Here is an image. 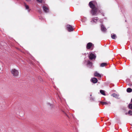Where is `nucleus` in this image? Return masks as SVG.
<instances>
[{
	"label": "nucleus",
	"mask_w": 132,
	"mask_h": 132,
	"mask_svg": "<svg viewBox=\"0 0 132 132\" xmlns=\"http://www.w3.org/2000/svg\"><path fill=\"white\" fill-rule=\"evenodd\" d=\"M47 105H49L50 106H51V104H50L49 103H47Z\"/></svg>",
	"instance_id": "21"
},
{
	"label": "nucleus",
	"mask_w": 132,
	"mask_h": 132,
	"mask_svg": "<svg viewBox=\"0 0 132 132\" xmlns=\"http://www.w3.org/2000/svg\"><path fill=\"white\" fill-rule=\"evenodd\" d=\"M90 63V62H89V61L88 62V63Z\"/></svg>",
	"instance_id": "24"
},
{
	"label": "nucleus",
	"mask_w": 132,
	"mask_h": 132,
	"mask_svg": "<svg viewBox=\"0 0 132 132\" xmlns=\"http://www.w3.org/2000/svg\"><path fill=\"white\" fill-rule=\"evenodd\" d=\"M131 102L132 103V99H131Z\"/></svg>",
	"instance_id": "23"
},
{
	"label": "nucleus",
	"mask_w": 132,
	"mask_h": 132,
	"mask_svg": "<svg viewBox=\"0 0 132 132\" xmlns=\"http://www.w3.org/2000/svg\"><path fill=\"white\" fill-rule=\"evenodd\" d=\"M128 108L130 109H132V104H129Z\"/></svg>",
	"instance_id": "18"
},
{
	"label": "nucleus",
	"mask_w": 132,
	"mask_h": 132,
	"mask_svg": "<svg viewBox=\"0 0 132 132\" xmlns=\"http://www.w3.org/2000/svg\"><path fill=\"white\" fill-rule=\"evenodd\" d=\"M89 57L90 59L92 60L93 59H95L96 58V56L94 54L92 53H91L89 54Z\"/></svg>",
	"instance_id": "4"
},
{
	"label": "nucleus",
	"mask_w": 132,
	"mask_h": 132,
	"mask_svg": "<svg viewBox=\"0 0 132 132\" xmlns=\"http://www.w3.org/2000/svg\"><path fill=\"white\" fill-rule=\"evenodd\" d=\"M101 103H102L103 105H107L109 103L110 104L111 103L110 102H109L108 103H107L106 102H101Z\"/></svg>",
	"instance_id": "15"
},
{
	"label": "nucleus",
	"mask_w": 132,
	"mask_h": 132,
	"mask_svg": "<svg viewBox=\"0 0 132 132\" xmlns=\"http://www.w3.org/2000/svg\"><path fill=\"white\" fill-rule=\"evenodd\" d=\"M111 96H113L114 97H115V98H117L119 96L118 95L115 94V93L113 94H112Z\"/></svg>",
	"instance_id": "12"
},
{
	"label": "nucleus",
	"mask_w": 132,
	"mask_h": 132,
	"mask_svg": "<svg viewBox=\"0 0 132 132\" xmlns=\"http://www.w3.org/2000/svg\"><path fill=\"white\" fill-rule=\"evenodd\" d=\"M107 65V63H101L100 64V66L101 67H104Z\"/></svg>",
	"instance_id": "14"
},
{
	"label": "nucleus",
	"mask_w": 132,
	"mask_h": 132,
	"mask_svg": "<svg viewBox=\"0 0 132 132\" xmlns=\"http://www.w3.org/2000/svg\"><path fill=\"white\" fill-rule=\"evenodd\" d=\"M91 80L94 83H95L97 82V78H94L91 79Z\"/></svg>",
	"instance_id": "8"
},
{
	"label": "nucleus",
	"mask_w": 132,
	"mask_h": 132,
	"mask_svg": "<svg viewBox=\"0 0 132 132\" xmlns=\"http://www.w3.org/2000/svg\"><path fill=\"white\" fill-rule=\"evenodd\" d=\"M111 37L112 39H115L116 38V36L115 34H112L111 35Z\"/></svg>",
	"instance_id": "11"
},
{
	"label": "nucleus",
	"mask_w": 132,
	"mask_h": 132,
	"mask_svg": "<svg viewBox=\"0 0 132 132\" xmlns=\"http://www.w3.org/2000/svg\"><path fill=\"white\" fill-rule=\"evenodd\" d=\"M37 1L39 2L42 3V0H37Z\"/></svg>",
	"instance_id": "20"
},
{
	"label": "nucleus",
	"mask_w": 132,
	"mask_h": 132,
	"mask_svg": "<svg viewBox=\"0 0 132 132\" xmlns=\"http://www.w3.org/2000/svg\"><path fill=\"white\" fill-rule=\"evenodd\" d=\"M25 6L26 7V9H28V11L29 12L30 11V10L29 9V6L28 5H27L26 4H25Z\"/></svg>",
	"instance_id": "16"
},
{
	"label": "nucleus",
	"mask_w": 132,
	"mask_h": 132,
	"mask_svg": "<svg viewBox=\"0 0 132 132\" xmlns=\"http://www.w3.org/2000/svg\"><path fill=\"white\" fill-rule=\"evenodd\" d=\"M101 30L104 32H105L106 31V29L104 27V26L103 25L101 26Z\"/></svg>",
	"instance_id": "7"
},
{
	"label": "nucleus",
	"mask_w": 132,
	"mask_h": 132,
	"mask_svg": "<svg viewBox=\"0 0 132 132\" xmlns=\"http://www.w3.org/2000/svg\"><path fill=\"white\" fill-rule=\"evenodd\" d=\"M128 114L131 115H132V111L131 110H129L128 111Z\"/></svg>",
	"instance_id": "19"
},
{
	"label": "nucleus",
	"mask_w": 132,
	"mask_h": 132,
	"mask_svg": "<svg viewBox=\"0 0 132 132\" xmlns=\"http://www.w3.org/2000/svg\"><path fill=\"white\" fill-rule=\"evenodd\" d=\"M43 9L44 11H45L46 13H47L48 12V9L47 7L45 5H43Z\"/></svg>",
	"instance_id": "5"
},
{
	"label": "nucleus",
	"mask_w": 132,
	"mask_h": 132,
	"mask_svg": "<svg viewBox=\"0 0 132 132\" xmlns=\"http://www.w3.org/2000/svg\"><path fill=\"white\" fill-rule=\"evenodd\" d=\"M11 72L14 77H16L18 76L19 73L18 71L15 69L11 70Z\"/></svg>",
	"instance_id": "2"
},
{
	"label": "nucleus",
	"mask_w": 132,
	"mask_h": 132,
	"mask_svg": "<svg viewBox=\"0 0 132 132\" xmlns=\"http://www.w3.org/2000/svg\"><path fill=\"white\" fill-rule=\"evenodd\" d=\"M98 20V19L97 18H93L92 19V20L91 21V22H94L95 23H96V22L97 21V20Z\"/></svg>",
	"instance_id": "9"
},
{
	"label": "nucleus",
	"mask_w": 132,
	"mask_h": 132,
	"mask_svg": "<svg viewBox=\"0 0 132 132\" xmlns=\"http://www.w3.org/2000/svg\"><path fill=\"white\" fill-rule=\"evenodd\" d=\"M92 44L91 43H88L87 45V49H89L92 46Z\"/></svg>",
	"instance_id": "6"
},
{
	"label": "nucleus",
	"mask_w": 132,
	"mask_h": 132,
	"mask_svg": "<svg viewBox=\"0 0 132 132\" xmlns=\"http://www.w3.org/2000/svg\"><path fill=\"white\" fill-rule=\"evenodd\" d=\"M100 92L103 95H105V92L104 90H100Z\"/></svg>",
	"instance_id": "17"
},
{
	"label": "nucleus",
	"mask_w": 132,
	"mask_h": 132,
	"mask_svg": "<svg viewBox=\"0 0 132 132\" xmlns=\"http://www.w3.org/2000/svg\"><path fill=\"white\" fill-rule=\"evenodd\" d=\"M67 27L69 31L71 32L73 31V29L71 26L69 25H67Z\"/></svg>",
	"instance_id": "3"
},
{
	"label": "nucleus",
	"mask_w": 132,
	"mask_h": 132,
	"mask_svg": "<svg viewBox=\"0 0 132 132\" xmlns=\"http://www.w3.org/2000/svg\"><path fill=\"white\" fill-rule=\"evenodd\" d=\"M26 0L27 1H31V0Z\"/></svg>",
	"instance_id": "22"
},
{
	"label": "nucleus",
	"mask_w": 132,
	"mask_h": 132,
	"mask_svg": "<svg viewBox=\"0 0 132 132\" xmlns=\"http://www.w3.org/2000/svg\"><path fill=\"white\" fill-rule=\"evenodd\" d=\"M127 92L130 93L132 91V89L130 88H128L127 89Z\"/></svg>",
	"instance_id": "13"
},
{
	"label": "nucleus",
	"mask_w": 132,
	"mask_h": 132,
	"mask_svg": "<svg viewBox=\"0 0 132 132\" xmlns=\"http://www.w3.org/2000/svg\"><path fill=\"white\" fill-rule=\"evenodd\" d=\"M89 5L90 7L92 9V14L93 15L95 14L98 10V9L96 6L95 2L93 1H91L89 2Z\"/></svg>",
	"instance_id": "1"
},
{
	"label": "nucleus",
	"mask_w": 132,
	"mask_h": 132,
	"mask_svg": "<svg viewBox=\"0 0 132 132\" xmlns=\"http://www.w3.org/2000/svg\"><path fill=\"white\" fill-rule=\"evenodd\" d=\"M94 76L95 77H101V76L97 72H95L94 74Z\"/></svg>",
	"instance_id": "10"
}]
</instances>
